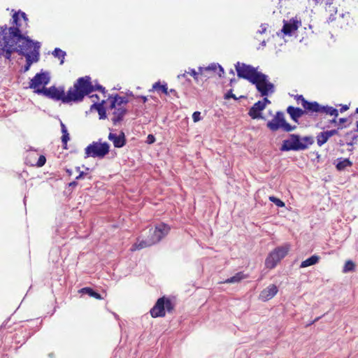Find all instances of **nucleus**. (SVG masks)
Returning a JSON list of instances; mask_svg holds the SVG:
<instances>
[{
    "label": "nucleus",
    "mask_w": 358,
    "mask_h": 358,
    "mask_svg": "<svg viewBox=\"0 0 358 358\" xmlns=\"http://www.w3.org/2000/svg\"><path fill=\"white\" fill-rule=\"evenodd\" d=\"M295 99L298 104H301L305 114L312 115L314 113H320L321 105L317 101H308L303 95L299 94L295 96Z\"/></svg>",
    "instance_id": "nucleus-11"
},
{
    "label": "nucleus",
    "mask_w": 358,
    "mask_h": 358,
    "mask_svg": "<svg viewBox=\"0 0 358 358\" xmlns=\"http://www.w3.org/2000/svg\"><path fill=\"white\" fill-rule=\"evenodd\" d=\"M49 81L50 79L46 73H36L31 80L29 83V87L31 89H34V92L38 94V90H41L43 87H45V85L49 83Z\"/></svg>",
    "instance_id": "nucleus-12"
},
{
    "label": "nucleus",
    "mask_w": 358,
    "mask_h": 358,
    "mask_svg": "<svg viewBox=\"0 0 358 358\" xmlns=\"http://www.w3.org/2000/svg\"><path fill=\"white\" fill-rule=\"evenodd\" d=\"M356 113H358V108L356 109Z\"/></svg>",
    "instance_id": "nucleus-57"
},
{
    "label": "nucleus",
    "mask_w": 358,
    "mask_h": 358,
    "mask_svg": "<svg viewBox=\"0 0 358 358\" xmlns=\"http://www.w3.org/2000/svg\"><path fill=\"white\" fill-rule=\"evenodd\" d=\"M192 119L194 122H197L201 120V113L199 111H195L192 114Z\"/></svg>",
    "instance_id": "nucleus-38"
},
{
    "label": "nucleus",
    "mask_w": 358,
    "mask_h": 358,
    "mask_svg": "<svg viewBox=\"0 0 358 358\" xmlns=\"http://www.w3.org/2000/svg\"><path fill=\"white\" fill-rule=\"evenodd\" d=\"M77 171H80V167H77Z\"/></svg>",
    "instance_id": "nucleus-58"
},
{
    "label": "nucleus",
    "mask_w": 358,
    "mask_h": 358,
    "mask_svg": "<svg viewBox=\"0 0 358 358\" xmlns=\"http://www.w3.org/2000/svg\"><path fill=\"white\" fill-rule=\"evenodd\" d=\"M91 97H92V99H94V98H96V99H99V97H98V96H97V95H92Z\"/></svg>",
    "instance_id": "nucleus-54"
},
{
    "label": "nucleus",
    "mask_w": 358,
    "mask_h": 358,
    "mask_svg": "<svg viewBox=\"0 0 358 358\" xmlns=\"http://www.w3.org/2000/svg\"><path fill=\"white\" fill-rule=\"evenodd\" d=\"M314 143V138L312 136L300 138L299 135L291 134L288 139L284 140L280 150H304Z\"/></svg>",
    "instance_id": "nucleus-3"
},
{
    "label": "nucleus",
    "mask_w": 358,
    "mask_h": 358,
    "mask_svg": "<svg viewBox=\"0 0 358 358\" xmlns=\"http://www.w3.org/2000/svg\"><path fill=\"white\" fill-rule=\"evenodd\" d=\"M266 126L272 131H276L281 129L284 131L289 132L296 128V126H292L286 122L285 114L281 111H278L273 118L267 122Z\"/></svg>",
    "instance_id": "nucleus-6"
},
{
    "label": "nucleus",
    "mask_w": 358,
    "mask_h": 358,
    "mask_svg": "<svg viewBox=\"0 0 358 358\" xmlns=\"http://www.w3.org/2000/svg\"><path fill=\"white\" fill-rule=\"evenodd\" d=\"M93 88H94L93 91H94V90H95V88H94V86H93ZM96 90H99V91H100V92H101L102 93H105V88H104V87H103L101 85H97V86L96 87Z\"/></svg>",
    "instance_id": "nucleus-40"
},
{
    "label": "nucleus",
    "mask_w": 358,
    "mask_h": 358,
    "mask_svg": "<svg viewBox=\"0 0 358 358\" xmlns=\"http://www.w3.org/2000/svg\"><path fill=\"white\" fill-rule=\"evenodd\" d=\"M13 19L15 27H0V47L6 51V58H9L14 52H17L25 57H38L40 43L22 35V20L27 25L26 14L24 12L15 13Z\"/></svg>",
    "instance_id": "nucleus-1"
},
{
    "label": "nucleus",
    "mask_w": 358,
    "mask_h": 358,
    "mask_svg": "<svg viewBox=\"0 0 358 358\" xmlns=\"http://www.w3.org/2000/svg\"><path fill=\"white\" fill-rule=\"evenodd\" d=\"M170 227L168 224L161 223L155 227V230L151 234L150 236L155 243L159 242L170 231Z\"/></svg>",
    "instance_id": "nucleus-13"
},
{
    "label": "nucleus",
    "mask_w": 358,
    "mask_h": 358,
    "mask_svg": "<svg viewBox=\"0 0 358 358\" xmlns=\"http://www.w3.org/2000/svg\"><path fill=\"white\" fill-rule=\"evenodd\" d=\"M108 139L113 142L115 148H122L126 144V138L124 133L120 131L119 134L110 132L108 134Z\"/></svg>",
    "instance_id": "nucleus-17"
},
{
    "label": "nucleus",
    "mask_w": 358,
    "mask_h": 358,
    "mask_svg": "<svg viewBox=\"0 0 358 358\" xmlns=\"http://www.w3.org/2000/svg\"><path fill=\"white\" fill-rule=\"evenodd\" d=\"M319 113H324L326 115H329L330 116H333L334 118L332 120H330L329 122L331 123V124L332 123H334V124L336 123V117L338 115V111L337 109L334 108V107L328 106H321L320 110Z\"/></svg>",
    "instance_id": "nucleus-22"
},
{
    "label": "nucleus",
    "mask_w": 358,
    "mask_h": 358,
    "mask_svg": "<svg viewBox=\"0 0 358 358\" xmlns=\"http://www.w3.org/2000/svg\"><path fill=\"white\" fill-rule=\"evenodd\" d=\"M109 106L108 108H126L129 100L126 96H121L117 94L109 96L108 99Z\"/></svg>",
    "instance_id": "nucleus-14"
},
{
    "label": "nucleus",
    "mask_w": 358,
    "mask_h": 358,
    "mask_svg": "<svg viewBox=\"0 0 358 358\" xmlns=\"http://www.w3.org/2000/svg\"><path fill=\"white\" fill-rule=\"evenodd\" d=\"M93 90L91 78L85 76L79 78L66 93L62 87L52 86L48 88L43 87L41 90H38V94H43L55 101H61L64 103H69L81 101L86 95L92 92Z\"/></svg>",
    "instance_id": "nucleus-2"
},
{
    "label": "nucleus",
    "mask_w": 358,
    "mask_h": 358,
    "mask_svg": "<svg viewBox=\"0 0 358 358\" xmlns=\"http://www.w3.org/2000/svg\"><path fill=\"white\" fill-rule=\"evenodd\" d=\"M79 292L81 294H88L90 296L95 298L96 299H98V300L103 299V297L101 296L100 294L94 291L91 287H83V288L80 289L79 290Z\"/></svg>",
    "instance_id": "nucleus-26"
},
{
    "label": "nucleus",
    "mask_w": 358,
    "mask_h": 358,
    "mask_svg": "<svg viewBox=\"0 0 358 358\" xmlns=\"http://www.w3.org/2000/svg\"><path fill=\"white\" fill-rule=\"evenodd\" d=\"M320 318V317H318L315 318L310 324L315 323V322L319 320Z\"/></svg>",
    "instance_id": "nucleus-50"
},
{
    "label": "nucleus",
    "mask_w": 358,
    "mask_h": 358,
    "mask_svg": "<svg viewBox=\"0 0 358 358\" xmlns=\"http://www.w3.org/2000/svg\"><path fill=\"white\" fill-rule=\"evenodd\" d=\"M287 112L295 122H298L299 119L305 115L303 109L291 106L287 107Z\"/></svg>",
    "instance_id": "nucleus-23"
},
{
    "label": "nucleus",
    "mask_w": 358,
    "mask_h": 358,
    "mask_svg": "<svg viewBox=\"0 0 358 358\" xmlns=\"http://www.w3.org/2000/svg\"><path fill=\"white\" fill-rule=\"evenodd\" d=\"M26 58V65L24 66V71L29 69L31 65L38 60V57L27 56Z\"/></svg>",
    "instance_id": "nucleus-32"
},
{
    "label": "nucleus",
    "mask_w": 358,
    "mask_h": 358,
    "mask_svg": "<svg viewBox=\"0 0 358 358\" xmlns=\"http://www.w3.org/2000/svg\"><path fill=\"white\" fill-rule=\"evenodd\" d=\"M155 141V137L152 134H149L147 137V143L152 144Z\"/></svg>",
    "instance_id": "nucleus-39"
},
{
    "label": "nucleus",
    "mask_w": 358,
    "mask_h": 358,
    "mask_svg": "<svg viewBox=\"0 0 358 358\" xmlns=\"http://www.w3.org/2000/svg\"><path fill=\"white\" fill-rule=\"evenodd\" d=\"M320 260V257L317 255H313L310 257L303 261L300 265L301 268H306L317 264Z\"/></svg>",
    "instance_id": "nucleus-27"
},
{
    "label": "nucleus",
    "mask_w": 358,
    "mask_h": 358,
    "mask_svg": "<svg viewBox=\"0 0 358 358\" xmlns=\"http://www.w3.org/2000/svg\"><path fill=\"white\" fill-rule=\"evenodd\" d=\"M357 126H358V122H357Z\"/></svg>",
    "instance_id": "nucleus-59"
},
{
    "label": "nucleus",
    "mask_w": 358,
    "mask_h": 358,
    "mask_svg": "<svg viewBox=\"0 0 358 358\" xmlns=\"http://www.w3.org/2000/svg\"><path fill=\"white\" fill-rule=\"evenodd\" d=\"M355 265L353 263V262L348 260L345 262L344 268H343V272H348L355 270Z\"/></svg>",
    "instance_id": "nucleus-35"
},
{
    "label": "nucleus",
    "mask_w": 358,
    "mask_h": 358,
    "mask_svg": "<svg viewBox=\"0 0 358 358\" xmlns=\"http://www.w3.org/2000/svg\"><path fill=\"white\" fill-rule=\"evenodd\" d=\"M290 245L286 244L280 247H277L271 251L265 260V266L267 268L272 269L276 266L288 253Z\"/></svg>",
    "instance_id": "nucleus-7"
},
{
    "label": "nucleus",
    "mask_w": 358,
    "mask_h": 358,
    "mask_svg": "<svg viewBox=\"0 0 358 358\" xmlns=\"http://www.w3.org/2000/svg\"><path fill=\"white\" fill-rule=\"evenodd\" d=\"M85 157H99L103 158L109 152V145L107 143L93 142L90 144L85 150Z\"/></svg>",
    "instance_id": "nucleus-8"
},
{
    "label": "nucleus",
    "mask_w": 358,
    "mask_h": 358,
    "mask_svg": "<svg viewBox=\"0 0 358 358\" xmlns=\"http://www.w3.org/2000/svg\"><path fill=\"white\" fill-rule=\"evenodd\" d=\"M315 1V3L317 4H321L323 2V0H313Z\"/></svg>",
    "instance_id": "nucleus-48"
},
{
    "label": "nucleus",
    "mask_w": 358,
    "mask_h": 358,
    "mask_svg": "<svg viewBox=\"0 0 358 358\" xmlns=\"http://www.w3.org/2000/svg\"><path fill=\"white\" fill-rule=\"evenodd\" d=\"M36 157H37V155L34 152H31V153L28 154V155L27 156V158H26L27 164H29L31 166H36L37 167L43 166L46 162V158L44 155H40L38 157V159L36 160V163H34L33 162L29 160V158L30 159L36 158Z\"/></svg>",
    "instance_id": "nucleus-21"
},
{
    "label": "nucleus",
    "mask_w": 358,
    "mask_h": 358,
    "mask_svg": "<svg viewBox=\"0 0 358 358\" xmlns=\"http://www.w3.org/2000/svg\"><path fill=\"white\" fill-rule=\"evenodd\" d=\"M234 99V100H237L238 98L236 96V95L234 94H233V90H230L227 94H225L224 95V99Z\"/></svg>",
    "instance_id": "nucleus-37"
},
{
    "label": "nucleus",
    "mask_w": 358,
    "mask_h": 358,
    "mask_svg": "<svg viewBox=\"0 0 358 358\" xmlns=\"http://www.w3.org/2000/svg\"><path fill=\"white\" fill-rule=\"evenodd\" d=\"M174 304L169 298L162 296L157 299L150 313L153 318L164 317L166 315V311L171 313L174 310Z\"/></svg>",
    "instance_id": "nucleus-4"
},
{
    "label": "nucleus",
    "mask_w": 358,
    "mask_h": 358,
    "mask_svg": "<svg viewBox=\"0 0 358 358\" xmlns=\"http://www.w3.org/2000/svg\"><path fill=\"white\" fill-rule=\"evenodd\" d=\"M336 134H338V130L336 129L325 131L317 134L316 140L318 146L321 147L328 141L329 138Z\"/></svg>",
    "instance_id": "nucleus-18"
},
{
    "label": "nucleus",
    "mask_w": 358,
    "mask_h": 358,
    "mask_svg": "<svg viewBox=\"0 0 358 358\" xmlns=\"http://www.w3.org/2000/svg\"><path fill=\"white\" fill-rule=\"evenodd\" d=\"M278 292V287L275 285L271 284L261 292L259 299L262 301H268L273 299Z\"/></svg>",
    "instance_id": "nucleus-16"
},
{
    "label": "nucleus",
    "mask_w": 358,
    "mask_h": 358,
    "mask_svg": "<svg viewBox=\"0 0 358 358\" xmlns=\"http://www.w3.org/2000/svg\"><path fill=\"white\" fill-rule=\"evenodd\" d=\"M83 175H84V172H83V171H81V172L80 173V174H79L78 176H76V180H79V179H80L81 178H83Z\"/></svg>",
    "instance_id": "nucleus-46"
},
{
    "label": "nucleus",
    "mask_w": 358,
    "mask_h": 358,
    "mask_svg": "<svg viewBox=\"0 0 358 358\" xmlns=\"http://www.w3.org/2000/svg\"><path fill=\"white\" fill-rule=\"evenodd\" d=\"M6 325V323H4L3 325L1 326V329L5 328Z\"/></svg>",
    "instance_id": "nucleus-56"
},
{
    "label": "nucleus",
    "mask_w": 358,
    "mask_h": 358,
    "mask_svg": "<svg viewBox=\"0 0 358 358\" xmlns=\"http://www.w3.org/2000/svg\"><path fill=\"white\" fill-rule=\"evenodd\" d=\"M261 103H264V108L266 107V104L271 103L270 100H268L266 97H264L262 101H260Z\"/></svg>",
    "instance_id": "nucleus-42"
},
{
    "label": "nucleus",
    "mask_w": 358,
    "mask_h": 358,
    "mask_svg": "<svg viewBox=\"0 0 358 358\" xmlns=\"http://www.w3.org/2000/svg\"><path fill=\"white\" fill-rule=\"evenodd\" d=\"M61 128H62V142L63 143V146L64 149H66L67 142L69 141V134L66 128L65 124L63 122H61Z\"/></svg>",
    "instance_id": "nucleus-28"
},
{
    "label": "nucleus",
    "mask_w": 358,
    "mask_h": 358,
    "mask_svg": "<svg viewBox=\"0 0 358 358\" xmlns=\"http://www.w3.org/2000/svg\"><path fill=\"white\" fill-rule=\"evenodd\" d=\"M349 107L347 105H343L341 106V108H340V112L341 113H343L344 111L348 110Z\"/></svg>",
    "instance_id": "nucleus-43"
},
{
    "label": "nucleus",
    "mask_w": 358,
    "mask_h": 358,
    "mask_svg": "<svg viewBox=\"0 0 358 358\" xmlns=\"http://www.w3.org/2000/svg\"><path fill=\"white\" fill-rule=\"evenodd\" d=\"M211 71L218 74L219 76H221L222 73H224V70L221 66L213 64L208 67H199V71H196L193 69H189V71H188L187 73H189L194 78V80L198 82L199 76H204L206 77L208 76L206 75V73Z\"/></svg>",
    "instance_id": "nucleus-10"
},
{
    "label": "nucleus",
    "mask_w": 358,
    "mask_h": 358,
    "mask_svg": "<svg viewBox=\"0 0 358 358\" xmlns=\"http://www.w3.org/2000/svg\"><path fill=\"white\" fill-rule=\"evenodd\" d=\"M52 55H54V57H57L61 59L60 60L61 64H62L64 63V59L66 56V52L64 51H63L62 50H61L58 48H56L53 50Z\"/></svg>",
    "instance_id": "nucleus-31"
},
{
    "label": "nucleus",
    "mask_w": 358,
    "mask_h": 358,
    "mask_svg": "<svg viewBox=\"0 0 358 358\" xmlns=\"http://www.w3.org/2000/svg\"><path fill=\"white\" fill-rule=\"evenodd\" d=\"M235 69L238 78H244L250 83H251L259 73V71L252 66L239 62L235 64Z\"/></svg>",
    "instance_id": "nucleus-9"
},
{
    "label": "nucleus",
    "mask_w": 358,
    "mask_h": 358,
    "mask_svg": "<svg viewBox=\"0 0 358 358\" xmlns=\"http://www.w3.org/2000/svg\"><path fill=\"white\" fill-rule=\"evenodd\" d=\"M169 93H171L172 94H173L174 96H178V93L176 92V90L174 89H171L169 91Z\"/></svg>",
    "instance_id": "nucleus-44"
},
{
    "label": "nucleus",
    "mask_w": 358,
    "mask_h": 358,
    "mask_svg": "<svg viewBox=\"0 0 358 358\" xmlns=\"http://www.w3.org/2000/svg\"><path fill=\"white\" fill-rule=\"evenodd\" d=\"M262 96H266L274 92V85L268 80V76L259 72L251 82Z\"/></svg>",
    "instance_id": "nucleus-5"
},
{
    "label": "nucleus",
    "mask_w": 358,
    "mask_h": 358,
    "mask_svg": "<svg viewBox=\"0 0 358 358\" xmlns=\"http://www.w3.org/2000/svg\"><path fill=\"white\" fill-rule=\"evenodd\" d=\"M66 172L69 173V176H71V171H70V170L67 169V170H66Z\"/></svg>",
    "instance_id": "nucleus-55"
},
{
    "label": "nucleus",
    "mask_w": 358,
    "mask_h": 358,
    "mask_svg": "<svg viewBox=\"0 0 358 358\" xmlns=\"http://www.w3.org/2000/svg\"><path fill=\"white\" fill-rule=\"evenodd\" d=\"M186 73H187V72H185V73H183V74H182V75H178V77L179 78H180L181 76H182V77H185V75H186Z\"/></svg>",
    "instance_id": "nucleus-51"
},
{
    "label": "nucleus",
    "mask_w": 358,
    "mask_h": 358,
    "mask_svg": "<svg viewBox=\"0 0 358 358\" xmlns=\"http://www.w3.org/2000/svg\"><path fill=\"white\" fill-rule=\"evenodd\" d=\"M105 103L104 100H102L101 103H94L92 106V108H95L99 115L100 119H105L106 118V108L103 107V103Z\"/></svg>",
    "instance_id": "nucleus-25"
},
{
    "label": "nucleus",
    "mask_w": 358,
    "mask_h": 358,
    "mask_svg": "<svg viewBox=\"0 0 358 358\" xmlns=\"http://www.w3.org/2000/svg\"><path fill=\"white\" fill-rule=\"evenodd\" d=\"M152 90H160L166 95L169 94L166 84L161 85L160 82L155 83L152 85V89L150 91Z\"/></svg>",
    "instance_id": "nucleus-30"
},
{
    "label": "nucleus",
    "mask_w": 358,
    "mask_h": 358,
    "mask_svg": "<svg viewBox=\"0 0 358 358\" xmlns=\"http://www.w3.org/2000/svg\"><path fill=\"white\" fill-rule=\"evenodd\" d=\"M265 31H266V27L262 28V31H260L259 32H260L261 34H263V33H264Z\"/></svg>",
    "instance_id": "nucleus-53"
},
{
    "label": "nucleus",
    "mask_w": 358,
    "mask_h": 358,
    "mask_svg": "<svg viewBox=\"0 0 358 358\" xmlns=\"http://www.w3.org/2000/svg\"><path fill=\"white\" fill-rule=\"evenodd\" d=\"M108 110H113L111 121L114 125L120 123L124 115L127 114V108H108Z\"/></svg>",
    "instance_id": "nucleus-19"
},
{
    "label": "nucleus",
    "mask_w": 358,
    "mask_h": 358,
    "mask_svg": "<svg viewBox=\"0 0 358 358\" xmlns=\"http://www.w3.org/2000/svg\"><path fill=\"white\" fill-rule=\"evenodd\" d=\"M93 88H94L93 91H94V90H95V88H94V86H93ZM96 90H99V91H100V92H101L102 93H105V88H104V87H103L101 85H97V86L96 87Z\"/></svg>",
    "instance_id": "nucleus-41"
},
{
    "label": "nucleus",
    "mask_w": 358,
    "mask_h": 358,
    "mask_svg": "<svg viewBox=\"0 0 358 358\" xmlns=\"http://www.w3.org/2000/svg\"><path fill=\"white\" fill-rule=\"evenodd\" d=\"M155 244V243L153 241V240L152 239V238L148 237L145 241H141L139 242L138 241L137 243H134L130 250H131V251L134 252L136 250H141V249L147 248V247H150Z\"/></svg>",
    "instance_id": "nucleus-24"
},
{
    "label": "nucleus",
    "mask_w": 358,
    "mask_h": 358,
    "mask_svg": "<svg viewBox=\"0 0 358 358\" xmlns=\"http://www.w3.org/2000/svg\"><path fill=\"white\" fill-rule=\"evenodd\" d=\"M140 98L142 99L143 103H145L148 101V98L145 96H141Z\"/></svg>",
    "instance_id": "nucleus-47"
},
{
    "label": "nucleus",
    "mask_w": 358,
    "mask_h": 358,
    "mask_svg": "<svg viewBox=\"0 0 358 358\" xmlns=\"http://www.w3.org/2000/svg\"><path fill=\"white\" fill-rule=\"evenodd\" d=\"M246 275L243 274V272H238L235 275L231 277L230 278L227 279L224 282L226 283H234L238 282L241 280L245 279Z\"/></svg>",
    "instance_id": "nucleus-29"
},
{
    "label": "nucleus",
    "mask_w": 358,
    "mask_h": 358,
    "mask_svg": "<svg viewBox=\"0 0 358 358\" xmlns=\"http://www.w3.org/2000/svg\"><path fill=\"white\" fill-rule=\"evenodd\" d=\"M301 26V20H297L296 17H292L287 22L284 21V24L281 31L285 35L289 36L296 31Z\"/></svg>",
    "instance_id": "nucleus-15"
},
{
    "label": "nucleus",
    "mask_w": 358,
    "mask_h": 358,
    "mask_svg": "<svg viewBox=\"0 0 358 358\" xmlns=\"http://www.w3.org/2000/svg\"><path fill=\"white\" fill-rule=\"evenodd\" d=\"M264 108V103L257 101L249 110L248 115L252 119L262 118L261 113Z\"/></svg>",
    "instance_id": "nucleus-20"
},
{
    "label": "nucleus",
    "mask_w": 358,
    "mask_h": 358,
    "mask_svg": "<svg viewBox=\"0 0 358 358\" xmlns=\"http://www.w3.org/2000/svg\"><path fill=\"white\" fill-rule=\"evenodd\" d=\"M69 187H76L78 185V182L76 181H73L69 184Z\"/></svg>",
    "instance_id": "nucleus-45"
},
{
    "label": "nucleus",
    "mask_w": 358,
    "mask_h": 358,
    "mask_svg": "<svg viewBox=\"0 0 358 358\" xmlns=\"http://www.w3.org/2000/svg\"><path fill=\"white\" fill-rule=\"evenodd\" d=\"M346 122V119L345 118H340L339 119V123L340 124H343Z\"/></svg>",
    "instance_id": "nucleus-49"
},
{
    "label": "nucleus",
    "mask_w": 358,
    "mask_h": 358,
    "mask_svg": "<svg viewBox=\"0 0 358 358\" xmlns=\"http://www.w3.org/2000/svg\"><path fill=\"white\" fill-rule=\"evenodd\" d=\"M29 160H31V162H33L34 163H36V158H32V159H30L29 158Z\"/></svg>",
    "instance_id": "nucleus-52"
},
{
    "label": "nucleus",
    "mask_w": 358,
    "mask_h": 358,
    "mask_svg": "<svg viewBox=\"0 0 358 358\" xmlns=\"http://www.w3.org/2000/svg\"><path fill=\"white\" fill-rule=\"evenodd\" d=\"M334 0H327L326 3V10H329V12H334L336 13V8L334 6H332V9L331 8V6L333 3Z\"/></svg>",
    "instance_id": "nucleus-36"
},
{
    "label": "nucleus",
    "mask_w": 358,
    "mask_h": 358,
    "mask_svg": "<svg viewBox=\"0 0 358 358\" xmlns=\"http://www.w3.org/2000/svg\"><path fill=\"white\" fill-rule=\"evenodd\" d=\"M352 165L351 162L348 159H345L341 162H339L337 165L336 168L338 170H343L348 166H350Z\"/></svg>",
    "instance_id": "nucleus-33"
},
{
    "label": "nucleus",
    "mask_w": 358,
    "mask_h": 358,
    "mask_svg": "<svg viewBox=\"0 0 358 358\" xmlns=\"http://www.w3.org/2000/svg\"><path fill=\"white\" fill-rule=\"evenodd\" d=\"M268 199L270 201L274 203L278 207H284L285 205L282 201L274 196H269Z\"/></svg>",
    "instance_id": "nucleus-34"
}]
</instances>
